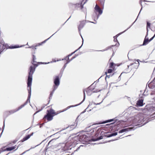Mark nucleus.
Returning <instances> with one entry per match:
<instances>
[{"label":"nucleus","mask_w":155,"mask_h":155,"mask_svg":"<svg viewBox=\"0 0 155 155\" xmlns=\"http://www.w3.org/2000/svg\"><path fill=\"white\" fill-rule=\"evenodd\" d=\"M34 71V68L33 67H31L30 70L28 82V87H30V88H31V85L32 81V75L33 74Z\"/></svg>","instance_id":"1"},{"label":"nucleus","mask_w":155,"mask_h":155,"mask_svg":"<svg viewBox=\"0 0 155 155\" xmlns=\"http://www.w3.org/2000/svg\"><path fill=\"white\" fill-rule=\"evenodd\" d=\"M48 113L47 115L45 117L49 121L51 120L52 119V117L53 116L56 114L54 112L53 110L51 109L50 111H48Z\"/></svg>","instance_id":"2"},{"label":"nucleus","mask_w":155,"mask_h":155,"mask_svg":"<svg viewBox=\"0 0 155 155\" xmlns=\"http://www.w3.org/2000/svg\"><path fill=\"white\" fill-rule=\"evenodd\" d=\"M95 9L100 14H101L102 13V11L100 9L98 6L97 5H96L95 7Z\"/></svg>","instance_id":"3"},{"label":"nucleus","mask_w":155,"mask_h":155,"mask_svg":"<svg viewBox=\"0 0 155 155\" xmlns=\"http://www.w3.org/2000/svg\"><path fill=\"white\" fill-rule=\"evenodd\" d=\"M132 128H126L125 129H123L120 131V133H122L124 132H126L127 131H128L130 130Z\"/></svg>","instance_id":"4"},{"label":"nucleus","mask_w":155,"mask_h":155,"mask_svg":"<svg viewBox=\"0 0 155 155\" xmlns=\"http://www.w3.org/2000/svg\"><path fill=\"white\" fill-rule=\"evenodd\" d=\"M143 101L142 100H139L137 103V105L139 106H142L143 105Z\"/></svg>","instance_id":"5"},{"label":"nucleus","mask_w":155,"mask_h":155,"mask_svg":"<svg viewBox=\"0 0 155 155\" xmlns=\"http://www.w3.org/2000/svg\"><path fill=\"white\" fill-rule=\"evenodd\" d=\"M54 83L55 85H58L59 84V80L58 77H57L55 79L54 81Z\"/></svg>","instance_id":"6"},{"label":"nucleus","mask_w":155,"mask_h":155,"mask_svg":"<svg viewBox=\"0 0 155 155\" xmlns=\"http://www.w3.org/2000/svg\"><path fill=\"white\" fill-rule=\"evenodd\" d=\"M150 41H150H149L148 39H147L146 38H145L144 41L143 45H146L147 43Z\"/></svg>","instance_id":"7"},{"label":"nucleus","mask_w":155,"mask_h":155,"mask_svg":"<svg viewBox=\"0 0 155 155\" xmlns=\"http://www.w3.org/2000/svg\"><path fill=\"white\" fill-rule=\"evenodd\" d=\"M4 48V45L3 43L0 44V51H2Z\"/></svg>","instance_id":"8"},{"label":"nucleus","mask_w":155,"mask_h":155,"mask_svg":"<svg viewBox=\"0 0 155 155\" xmlns=\"http://www.w3.org/2000/svg\"><path fill=\"white\" fill-rule=\"evenodd\" d=\"M15 148L14 147H12L8 148L6 149V150H13Z\"/></svg>","instance_id":"9"},{"label":"nucleus","mask_w":155,"mask_h":155,"mask_svg":"<svg viewBox=\"0 0 155 155\" xmlns=\"http://www.w3.org/2000/svg\"><path fill=\"white\" fill-rule=\"evenodd\" d=\"M19 47L18 46H11L8 48H19Z\"/></svg>","instance_id":"10"},{"label":"nucleus","mask_w":155,"mask_h":155,"mask_svg":"<svg viewBox=\"0 0 155 155\" xmlns=\"http://www.w3.org/2000/svg\"><path fill=\"white\" fill-rule=\"evenodd\" d=\"M30 136H29V135H28L26 137H25L24 139V140L23 141H25V140H27V139H29L30 138Z\"/></svg>","instance_id":"11"},{"label":"nucleus","mask_w":155,"mask_h":155,"mask_svg":"<svg viewBox=\"0 0 155 155\" xmlns=\"http://www.w3.org/2000/svg\"><path fill=\"white\" fill-rule=\"evenodd\" d=\"M117 133H115L112 134H111L110 135V136H108V137H112V136H115V135H117Z\"/></svg>","instance_id":"12"},{"label":"nucleus","mask_w":155,"mask_h":155,"mask_svg":"<svg viewBox=\"0 0 155 155\" xmlns=\"http://www.w3.org/2000/svg\"><path fill=\"white\" fill-rule=\"evenodd\" d=\"M112 70L111 69H109L108 70V73H110L112 72Z\"/></svg>","instance_id":"13"},{"label":"nucleus","mask_w":155,"mask_h":155,"mask_svg":"<svg viewBox=\"0 0 155 155\" xmlns=\"http://www.w3.org/2000/svg\"><path fill=\"white\" fill-rule=\"evenodd\" d=\"M113 63H110V66L111 67V66H113Z\"/></svg>","instance_id":"14"},{"label":"nucleus","mask_w":155,"mask_h":155,"mask_svg":"<svg viewBox=\"0 0 155 155\" xmlns=\"http://www.w3.org/2000/svg\"><path fill=\"white\" fill-rule=\"evenodd\" d=\"M74 106H69V107H67V108H68H68H70V107H74Z\"/></svg>","instance_id":"15"},{"label":"nucleus","mask_w":155,"mask_h":155,"mask_svg":"<svg viewBox=\"0 0 155 155\" xmlns=\"http://www.w3.org/2000/svg\"><path fill=\"white\" fill-rule=\"evenodd\" d=\"M155 35H154L152 38H151V39H150V40H151L153 38H154Z\"/></svg>","instance_id":"16"},{"label":"nucleus","mask_w":155,"mask_h":155,"mask_svg":"<svg viewBox=\"0 0 155 155\" xmlns=\"http://www.w3.org/2000/svg\"><path fill=\"white\" fill-rule=\"evenodd\" d=\"M110 121H106L105 122H104V123H107V122H110Z\"/></svg>","instance_id":"17"},{"label":"nucleus","mask_w":155,"mask_h":155,"mask_svg":"<svg viewBox=\"0 0 155 155\" xmlns=\"http://www.w3.org/2000/svg\"><path fill=\"white\" fill-rule=\"evenodd\" d=\"M147 25H148V26H150V24H149V23H147Z\"/></svg>","instance_id":"18"}]
</instances>
